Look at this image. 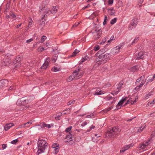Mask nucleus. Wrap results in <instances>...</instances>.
Returning <instances> with one entry per match:
<instances>
[{
  "mask_svg": "<svg viewBox=\"0 0 155 155\" xmlns=\"http://www.w3.org/2000/svg\"><path fill=\"white\" fill-rule=\"evenodd\" d=\"M38 150L37 152V154L44 153L45 150L48 147V144L44 140L39 139L37 143Z\"/></svg>",
  "mask_w": 155,
  "mask_h": 155,
  "instance_id": "f257e3e1",
  "label": "nucleus"
},
{
  "mask_svg": "<svg viewBox=\"0 0 155 155\" xmlns=\"http://www.w3.org/2000/svg\"><path fill=\"white\" fill-rule=\"evenodd\" d=\"M58 8L57 6H53L52 8L51 9L49 10L48 9L44 7L39 11V13L43 12L44 14V17H45L49 15V13H51L53 14L56 13L58 11Z\"/></svg>",
  "mask_w": 155,
  "mask_h": 155,
  "instance_id": "f03ea898",
  "label": "nucleus"
},
{
  "mask_svg": "<svg viewBox=\"0 0 155 155\" xmlns=\"http://www.w3.org/2000/svg\"><path fill=\"white\" fill-rule=\"evenodd\" d=\"M121 130L118 127H114L112 128L108 129L107 133V135L110 137H115L120 131Z\"/></svg>",
  "mask_w": 155,
  "mask_h": 155,
  "instance_id": "7ed1b4c3",
  "label": "nucleus"
},
{
  "mask_svg": "<svg viewBox=\"0 0 155 155\" xmlns=\"http://www.w3.org/2000/svg\"><path fill=\"white\" fill-rule=\"evenodd\" d=\"M91 32L93 35V38L95 40L98 39L101 36L102 33L101 28L99 27L96 28L94 31H92Z\"/></svg>",
  "mask_w": 155,
  "mask_h": 155,
  "instance_id": "20e7f679",
  "label": "nucleus"
},
{
  "mask_svg": "<svg viewBox=\"0 0 155 155\" xmlns=\"http://www.w3.org/2000/svg\"><path fill=\"white\" fill-rule=\"evenodd\" d=\"M80 70L79 68L77 70H75L73 72L72 75H74V77H75V80H77L80 78L82 76L83 74L82 73L79 72Z\"/></svg>",
  "mask_w": 155,
  "mask_h": 155,
  "instance_id": "39448f33",
  "label": "nucleus"
},
{
  "mask_svg": "<svg viewBox=\"0 0 155 155\" xmlns=\"http://www.w3.org/2000/svg\"><path fill=\"white\" fill-rule=\"evenodd\" d=\"M8 84V81L6 79L2 80L0 81V89L3 87H6Z\"/></svg>",
  "mask_w": 155,
  "mask_h": 155,
  "instance_id": "423d86ee",
  "label": "nucleus"
},
{
  "mask_svg": "<svg viewBox=\"0 0 155 155\" xmlns=\"http://www.w3.org/2000/svg\"><path fill=\"white\" fill-rule=\"evenodd\" d=\"M95 62H98V65H100L101 64H104L105 63L104 61V59L103 58L102 56L100 55L95 60Z\"/></svg>",
  "mask_w": 155,
  "mask_h": 155,
  "instance_id": "0eeeda50",
  "label": "nucleus"
},
{
  "mask_svg": "<svg viewBox=\"0 0 155 155\" xmlns=\"http://www.w3.org/2000/svg\"><path fill=\"white\" fill-rule=\"evenodd\" d=\"M123 81H120L119 84L117 85V90H118V91H114V93L113 92V93H112V94H117L120 91V90L121 88V87H122V86L123 84Z\"/></svg>",
  "mask_w": 155,
  "mask_h": 155,
  "instance_id": "6e6552de",
  "label": "nucleus"
},
{
  "mask_svg": "<svg viewBox=\"0 0 155 155\" xmlns=\"http://www.w3.org/2000/svg\"><path fill=\"white\" fill-rule=\"evenodd\" d=\"M133 144L132 143L127 145L124 146L122 148V150H121L120 151V153H123L125 151L127 150L130 147H132L133 146Z\"/></svg>",
  "mask_w": 155,
  "mask_h": 155,
  "instance_id": "1a4fd4ad",
  "label": "nucleus"
},
{
  "mask_svg": "<svg viewBox=\"0 0 155 155\" xmlns=\"http://www.w3.org/2000/svg\"><path fill=\"white\" fill-rule=\"evenodd\" d=\"M29 102V101L28 100H18L17 101V103H19L22 106H24L26 104H28Z\"/></svg>",
  "mask_w": 155,
  "mask_h": 155,
  "instance_id": "9d476101",
  "label": "nucleus"
},
{
  "mask_svg": "<svg viewBox=\"0 0 155 155\" xmlns=\"http://www.w3.org/2000/svg\"><path fill=\"white\" fill-rule=\"evenodd\" d=\"M2 65L4 66H8L10 64L8 61V59H4L1 62Z\"/></svg>",
  "mask_w": 155,
  "mask_h": 155,
  "instance_id": "9b49d317",
  "label": "nucleus"
},
{
  "mask_svg": "<svg viewBox=\"0 0 155 155\" xmlns=\"http://www.w3.org/2000/svg\"><path fill=\"white\" fill-rule=\"evenodd\" d=\"M138 22V19H133L132 20V22L130 23V25L131 26L134 27H135L136 26Z\"/></svg>",
  "mask_w": 155,
  "mask_h": 155,
  "instance_id": "f8f14e48",
  "label": "nucleus"
},
{
  "mask_svg": "<svg viewBox=\"0 0 155 155\" xmlns=\"http://www.w3.org/2000/svg\"><path fill=\"white\" fill-rule=\"evenodd\" d=\"M145 125L143 127L141 126L135 128V131L136 132L140 133L145 128Z\"/></svg>",
  "mask_w": 155,
  "mask_h": 155,
  "instance_id": "ddd939ff",
  "label": "nucleus"
},
{
  "mask_svg": "<svg viewBox=\"0 0 155 155\" xmlns=\"http://www.w3.org/2000/svg\"><path fill=\"white\" fill-rule=\"evenodd\" d=\"M13 125L14 124L12 123H10L7 124H6L4 127V129L5 130V131H6L10 127H12Z\"/></svg>",
  "mask_w": 155,
  "mask_h": 155,
  "instance_id": "4468645a",
  "label": "nucleus"
},
{
  "mask_svg": "<svg viewBox=\"0 0 155 155\" xmlns=\"http://www.w3.org/2000/svg\"><path fill=\"white\" fill-rule=\"evenodd\" d=\"M122 46L121 45H119L118 46L115 47L112 51V52L113 53H117L119 52V50L120 49Z\"/></svg>",
  "mask_w": 155,
  "mask_h": 155,
  "instance_id": "2eb2a0df",
  "label": "nucleus"
},
{
  "mask_svg": "<svg viewBox=\"0 0 155 155\" xmlns=\"http://www.w3.org/2000/svg\"><path fill=\"white\" fill-rule=\"evenodd\" d=\"M130 71L134 72L137 71L138 70V65H136L128 69Z\"/></svg>",
  "mask_w": 155,
  "mask_h": 155,
  "instance_id": "dca6fc26",
  "label": "nucleus"
},
{
  "mask_svg": "<svg viewBox=\"0 0 155 155\" xmlns=\"http://www.w3.org/2000/svg\"><path fill=\"white\" fill-rule=\"evenodd\" d=\"M146 80L144 81H141V83L138 86H137L136 87H135L134 90H136L137 91H139L140 90V87H142L143 85L146 82Z\"/></svg>",
  "mask_w": 155,
  "mask_h": 155,
  "instance_id": "f3484780",
  "label": "nucleus"
},
{
  "mask_svg": "<svg viewBox=\"0 0 155 155\" xmlns=\"http://www.w3.org/2000/svg\"><path fill=\"white\" fill-rule=\"evenodd\" d=\"M143 52H139L138 54L137 55H136L137 58L136 59L138 60L142 59L143 58Z\"/></svg>",
  "mask_w": 155,
  "mask_h": 155,
  "instance_id": "a211bd4d",
  "label": "nucleus"
},
{
  "mask_svg": "<svg viewBox=\"0 0 155 155\" xmlns=\"http://www.w3.org/2000/svg\"><path fill=\"white\" fill-rule=\"evenodd\" d=\"M79 51L77 49H76L71 54L69 55L68 58L74 57L76 56V54L79 53Z\"/></svg>",
  "mask_w": 155,
  "mask_h": 155,
  "instance_id": "6ab92c4d",
  "label": "nucleus"
},
{
  "mask_svg": "<svg viewBox=\"0 0 155 155\" xmlns=\"http://www.w3.org/2000/svg\"><path fill=\"white\" fill-rule=\"evenodd\" d=\"M49 66V62L47 60L41 66V68L42 69H45Z\"/></svg>",
  "mask_w": 155,
  "mask_h": 155,
  "instance_id": "aec40b11",
  "label": "nucleus"
},
{
  "mask_svg": "<svg viewBox=\"0 0 155 155\" xmlns=\"http://www.w3.org/2000/svg\"><path fill=\"white\" fill-rule=\"evenodd\" d=\"M110 56V54H106L103 56H102L103 58L104 59V61L105 63L107 62V60L109 59Z\"/></svg>",
  "mask_w": 155,
  "mask_h": 155,
  "instance_id": "412c9836",
  "label": "nucleus"
},
{
  "mask_svg": "<svg viewBox=\"0 0 155 155\" xmlns=\"http://www.w3.org/2000/svg\"><path fill=\"white\" fill-rule=\"evenodd\" d=\"M72 135L69 133V135H67L66 137V138L68 140H65L64 141L66 142H68L72 140L71 139H72Z\"/></svg>",
  "mask_w": 155,
  "mask_h": 155,
  "instance_id": "4be33fe9",
  "label": "nucleus"
},
{
  "mask_svg": "<svg viewBox=\"0 0 155 155\" xmlns=\"http://www.w3.org/2000/svg\"><path fill=\"white\" fill-rule=\"evenodd\" d=\"M108 11L110 15H114L115 13V11L113 8L108 10Z\"/></svg>",
  "mask_w": 155,
  "mask_h": 155,
  "instance_id": "5701e85b",
  "label": "nucleus"
},
{
  "mask_svg": "<svg viewBox=\"0 0 155 155\" xmlns=\"http://www.w3.org/2000/svg\"><path fill=\"white\" fill-rule=\"evenodd\" d=\"M128 98V97H126L125 98H123L122 99L119 101L118 103V105H121L126 100V99Z\"/></svg>",
  "mask_w": 155,
  "mask_h": 155,
  "instance_id": "b1692460",
  "label": "nucleus"
},
{
  "mask_svg": "<svg viewBox=\"0 0 155 155\" xmlns=\"http://www.w3.org/2000/svg\"><path fill=\"white\" fill-rule=\"evenodd\" d=\"M21 58L19 56H17L15 59L14 61V63L15 64L18 63L21 60Z\"/></svg>",
  "mask_w": 155,
  "mask_h": 155,
  "instance_id": "393cba45",
  "label": "nucleus"
},
{
  "mask_svg": "<svg viewBox=\"0 0 155 155\" xmlns=\"http://www.w3.org/2000/svg\"><path fill=\"white\" fill-rule=\"evenodd\" d=\"M147 146L145 143H143L140 144L139 147V148L141 149H144L145 148V147Z\"/></svg>",
  "mask_w": 155,
  "mask_h": 155,
  "instance_id": "a878e982",
  "label": "nucleus"
},
{
  "mask_svg": "<svg viewBox=\"0 0 155 155\" xmlns=\"http://www.w3.org/2000/svg\"><path fill=\"white\" fill-rule=\"evenodd\" d=\"M133 100L132 98H130L129 100H128L127 102V103L125 104V105H126L127 104L130 103L131 104H134V102H133Z\"/></svg>",
  "mask_w": 155,
  "mask_h": 155,
  "instance_id": "bb28decb",
  "label": "nucleus"
},
{
  "mask_svg": "<svg viewBox=\"0 0 155 155\" xmlns=\"http://www.w3.org/2000/svg\"><path fill=\"white\" fill-rule=\"evenodd\" d=\"M97 92H96L95 94L94 95H101L102 94H104V91H99V90H98V89H97Z\"/></svg>",
  "mask_w": 155,
  "mask_h": 155,
  "instance_id": "cd10ccee",
  "label": "nucleus"
},
{
  "mask_svg": "<svg viewBox=\"0 0 155 155\" xmlns=\"http://www.w3.org/2000/svg\"><path fill=\"white\" fill-rule=\"evenodd\" d=\"M88 58V57L87 55H85L81 60V63H82L87 60Z\"/></svg>",
  "mask_w": 155,
  "mask_h": 155,
  "instance_id": "c85d7f7f",
  "label": "nucleus"
},
{
  "mask_svg": "<svg viewBox=\"0 0 155 155\" xmlns=\"http://www.w3.org/2000/svg\"><path fill=\"white\" fill-rule=\"evenodd\" d=\"M74 75L72 74L67 79V81L68 82L70 81H72L74 79H75V77H74Z\"/></svg>",
  "mask_w": 155,
  "mask_h": 155,
  "instance_id": "c756f323",
  "label": "nucleus"
},
{
  "mask_svg": "<svg viewBox=\"0 0 155 155\" xmlns=\"http://www.w3.org/2000/svg\"><path fill=\"white\" fill-rule=\"evenodd\" d=\"M16 89V87L14 85H11L8 89V91H11L15 90Z\"/></svg>",
  "mask_w": 155,
  "mask_h": 155,
  "instance_id": "7c9ffc66",
  "label": "nucleus"
},
{
  "mask_svg": "<svg viewBox=\"0 0 155 155\" xmlns=\"http://www.w3.org/2000/svg\"><path fill=\"white\" fill-rule=\"evenodd\" d=\"M117 20V18H114L112 19L110 22V24L111 25H113L116 22Z\"/></svg>",
  "mask_w": 155,
  "mask_h": 155,
  "instance_id": "2f4dec72",
  "label": "nucleus"
},
{
  "mask_svg": "<svg viewBox=\"0 0 155 155\" xmlns=\"http://www.w3.org/2000/svg\"><path fill=\"white\" fill-rule=\"evenodd\" d=\"M152 141V138H150L148 140L146 141L145 143L147 146L151 143Z\"/></svg>",
  "mask_w": 155,
  "mask_h": 155,
  "instance_id": "473e14b6",
  "label": "nucleus"
},
{
  "mask_svg": "<svg viewBox=\"0 0 155 155\" xmlns=\"http://www.w3.org/2000/svg\"><path fill=\"white\" fill-rule=\"evenodd\" d=\"M31 124L32 122L31 121H30L25 124L23 126V127H24L26 125V127H28L29 125Z\"/></svg>",
  "mask_w": 155,
  "mask_h": 155,
  "instance_id": "72a5a7b5",
  "label": "nucleus"
},
{
  "mask_svg": "<svg viewBox=\"0 0 155 155\" xmlns=\"http://www.w3.org/2000/svg\"><path fill=\"white\" fill-rule=\"evenodd\" d=\"M105 52V50L104 49H101L98 53L100 54L101 55L102 54L104 53Z\"/></svg>",
  "mask_w": 155,
  "mask_h": 155,
  "instance_id": "f704fd0d",
  "label": "nucleus"
},
{
  "mask_svg": "<svg viewBox=\"0 0 155 155\" xmlns=\"http://www.w3.org/2000/svg\"><path fill=\"white\" fill-rule=\"evenodd\" d=\"M52 71H53L56 72L60 71L59 69L57 67H54L52 68Z\"/></svg>",
  "mask_w": 155,
  "mask_h": 155,
  "instance_id": "c9c22d12",
  "label": "nucleus"
},
{
  "mask_svg": "<svg viewBox=\"0 0 155 155\" xmlns=\"http://www.w3.org/2000/svg\"><path fill=\"white\" fill-rule=\"evenodd\" d=\"M29 107V106H25V105L24 106H22L21 107V110H26L27 108H28V107Z\"/></svg>",
  "mask_w": 155,
  "mask_h": 155,
  "instance_id": "e433bc0d",
  "label": "nucleus"
},
{
  "mask_svg": "<svg viewBox=\"0 0 155 155\" xmlns=\"http://www.w3.org/2000/svg\"><path fill=\"white\" fill-rule=\"evenodd\" d=\"M100 49V46L99 45H96L94 48V50L97 51H98Z\"/></svg>",
  "mask_w": 155,
  "mask_h": 155,
  "instance_id": "4c0bfd02",
  "label": "nucleus"
},
{
  "mask_svg": "<svg viewBox=\"0 0 155 155\" xmlns=\"http://www.w3.org/2000/svg\"><path fill=\"white\" fill-rule=\"evenodd\" d=\"M18 141V140L17 139L15 140H13L11 142V143L12 144H15L17 143Z\"/></svg>",
  "mask_w": 155,
  "mask_h": 155,
  "instance_id": "58836bf2",
  "label": "nucleus"
},
{
  "mask_svg": "<svg viewBox=\"0 0 155 155\" xmlns=\"http://www.w3.org/2000/svg\"><path fill=\"white\" fill-rule=\"evenodd\" d=\"M139 39V37H136L134 40L132 42V44H134L136 42H137V40Z\"/></svg>",
  "mask_w": 155,
  "mask_h": 155,
  "instance_id": "ea45409f",
  "label": "nucleus"
},
{
  "mask_svg": "<svg viewBox=\"0 0 155 155\" xmlns=\"http://www.w3.org/2000/svg\"><path fill=\"white\" fill-rule=\"evenodd\" d=\"M38 126L40 127L41 128H44V122L38 125Z\"/></svg>",
  "mask_w": 155,
  "mask_h": 155,
  "instance_id": "a19ab883",
  "label": "nucleus"
},
{
  "mask_svg": "<svg viewBox=\"0 0 155 155\" xmlns=\"http://www.w3.org/2000/svg\"><path fill=\"white\" fill-rule=\"evenodd\" d=\"M44 128L46 127L50 128L51 127V126L50 124H47L44 123Z\"/></svg>",
  "mask_w": 155,
  "mask_h": 155,
  "instance_id": "79ce46f5",
  "label": "nucleus"
},
{
  "mask_svg": "<svg viewBox=\"0 0 155 155\" xmlns=\"http://www.w3.org/2000/svg\"><path fill=\"white\" fill-rule=\"evenodd\" d=\"M71 128H72V127L71 126L69 127H68L66 129V130H65V132H69L71 129Z\"/></svg>",
  "mask_w": 155,
  "mask_h": 155,
  "instance_id": "37998d69",
  "label": "nucleus"
},
{
  "mask_svg": "<svg viewBox=\"0 0 155 155\" xmlns=\"http://www.w3.org/2000/svg\"><path fill=\"white\" fill-rule=\"evenodd\" d=\"M54 148L55 149L54 150L55 151V152H56V153L55 152V153H56L58 152V151H59V146H56V147H55V148Z\"/></svg>",
  "mask_w": 155,
  "mask_h": 155,
  "instance_id": "c03bdc74",
  "label": "nucleus"
},
{
  "mask_svg": "<svg viewBox=\"0 0 155 155\" xmlns=\"http://www.w3.org/2000/svg\"><path fill=\"white\" fill-rule=\"evenodd\" d=\"M114 36H112L110 38V40H108V41H107V43H108V44L109 43H110V42L111 41H112L114 39Z\"/></svg>",
  "mask_w": 155,
  "mask_h": 155,
  "instance_id": "a18cd8bd",
  "label": "nucleus"
},
{
  "mask_svg": "<svg viewBox=\"0 0 155 155\" xmlns=\"http://www.w3.org/2000/svg\"><path fill=\"white\" fill-rule=\"evenodd\" d=\"M62 113H59L58 114L56 115V117H58V120H59L60 119L59 118V117L62 115Z\"/></svg>",
  "mask_w": 155,
  "mask_h": 155,
  "instance_id": "49530a36",
  "label": "nucleus"
},
{
  "mask_svg": "<svg viewBox=\"0 0 155 155\" xmlns=\"http://www.w3.org/2000/svg\"><path fill=\"white\" fill-rule=\"evenodd\" d=\"M46 37L45 36H43L42 37H41V42H44L46 39Z\"/></svg>",
  "mask_w": 155,
  "mask_h": 155,
  "instance_id": "de8ad7c7",
  "label": "nucleus"
},
{
  "mask_svg": "<svg viewBox=\"0 0 155 155\" xmlns=\"http://www.w3.org/2000/svg\"><path fill=\"white\" fill-rule=\"evenodd\" d=\"M75 102V100H73L72 101H69L68 103V105H70L71 104H73Z\"/></svg>",
  "mask_w": 155,
  "mask_h": 155,
  "instance_id": "09e8293b",
  "label": "nucleus"
},
{
  "mask_svg": "<svg viewBox=\"0 0 155 155\" xmlns=\"http://www.w3.org/2000/svg\"><path fill=\"white\" fill-rule=\"evenodd\" d=\"M151 95V94L150 93H149L147 94H146L145 96V99H147Z\"/></svg>",
  "mask_w": 155,
  "mask_h": 155,
  "instance_id": "8fccbe9b",
  "label": "nucleus"
},
{
  "mask_svg": "<svg viewBox=\"0 0 155 155\" xmlns=\"http://www.w3.org/2000/svg\"><path fill=\"white\" fill-rule=\"evenodd\" d=\"M139 78L142 81H144V79L145 78V76L144 75H143V76L140 77Z\"/></svg>",
  "mask_w": 155,
  "mask_h": 155,
  "instance_id": "3c124183",
  "label": "nucleus"
},
{
  "mask_svg": "<svg viewBox=\"0 0 155 155\" xmlns=\"http://www.w3.org/2000/svg\"><path fill=\"white\" fill-rule=\"evenodd\" d=\"M154 79L152 78H151V79H148L147 81V83H146V84H147L148 83H149V82H151L152 81H153Z\"/></svg>",
  "mask_w": 155,
  "mask_h": 155,
  "instance_id": "603ef678",
  "label": "nucleus"
},
{
  "mask_svg": "<svg viewBox=\"0 0 155 155\" xmlns=\"http://www.w3.org/2000/svg\"><path fill=\"white\" fill-rule=\"evenodd\" d=\"M106 39H107V38H105V39H103L102 40L101 42L100 43V44L102 45L107 40Z\"/></svg>",
  "mask_w": 155,
  "mask_h": 155,
  "instance_id": "864d4df0",
  "label": "nucleus"
},
{
  "mask_svg": "<svg viewBox=\"0 0 155 155\" xmlns=\"http://www.w3.org/2000/svg\"><path fill=\"white\" fill-rule=\"evenodd\" d=\"M80 22L76 23L73 25V27H76L77 26H78V25H79V24H80Z\"/></svg>",
  "mask_w": 155,
  "mask_h": 155,
  "instance_id": "5fc2aeb1",
  "label": "nucleus"
},
{
  "mask_svg": "<svg viewBox=\"0 0 155 155\" xmlns=\"http://www.w3.org/2000/svg\"><path fill=\"white\" fill-rule=\"evenodd\" d=\"M90 130H87V132H90L91 131V130H92V129H94L95 127V126H93L92 125L91 127H90Z\"/></svg>",
  "mask_w": 155,
  "mask_h": 155,
  "instance_id": "6e6d98bb",
  "label": "nucleus"
},
{
  "mask_svg": "<svg viewBox=\"0 0 155 155\" xmlns=\"http://www.w3.org/2000/svg\"><path fill=\"white\" fill-rule=\"evenodd\" d=\"M141 80L140 79V78H138L136 81V84H137V83H139V82L141 81Z\"/></svg>",
  "mask_w": 155,
  "mask_h": 155,
  "instance_id": "4d7b16f0",
  "label": "nucleus"
},
{
  "mask_svg": "<svg viewBox=\"0 0 155 155\" xmlns=\"http://www.w3.org/2000/svg\"><path fill=\"white\" fill-rule=\"evenodd\" d=\"M87 124V122H84L81 124V127H83L85 126V125H86Z\"/></svg>",
  "mask_w": 155,
  "mask_h": 155,
  "instance_id": "13d9d810",
  "label": "nucleus"
},
{
  "mask_svg": "<svg viewBox=\"0 0 155 155\" xmlns=\"http://www.w3.org/2000/svg\"><path fill=\"white\" fill-rule=\"evenodd\" d=\"M7 147L6 144H4L2 145V148L4 149H5Z\"/></svg>",
  "mask_w": 155,
  "mask_h": 155,
  "instance_id": "bf43d9fd",
  "label": "nucleus"
},
{
  "mask_svg": "<svg viewBox=\"0 0 155 155\" xmlns=\"http://www.w3.org/2000/svg\"><path fill=\"white\" fill-rule=\"evenodd\" d=\"M10 16L12 17V18H15L16 17L15 15L13 13L11 14L10 15Z\"/></svg>",
  "mask_w": 155,
  "mask_h": 155,
  "instance_id": "052dcab7",
  "label": "nucleus"
},
{
  "mask_svg": "<svg viewBox=\"0 0 155 155\" xmlns=\"http://www.w3.org/2000/svg\"><path fill=\"white\" fill-rule=\"evenodd\" d=\"M66 111H68V114H69L71 112V109L68 108L67 109H66L65 110Z\"/></svg>",
  "mask_w": 155,
  "mask_h": 155,
  "instance_id": "680f3d73",
  "label": "nucleus"
},
{
  "mask_svg": "<svg viewBox=\"0 0 155 155\" xmlns=\"http://www.w3.org/2000/svg\"><path fill=\"white\" fill-rule=\"evenodd\" d=\"M58 143H54L52 145V147L53 148H55L56 147V146H58Z\"/></svg>",
  "mask_w": 155,
  "mask_h": 155,
  "instance_id": "e2e57ef3",
  "label": "nucleus"
},
{
  "mask_svg": "<svg viewBox=\"0 0 155 155\" xmlns=\"http://www.w3.org/2000/svg\"><path fill=\"white\" fill-rule=\"evenodd\" d=\"M113 2V0H109L108 4H112Z\"/></svg>",
  "mask_w": 155,
  "mask_h": 155,
  "instance_id": "0e129e2a",
  "label": "nucleus"
},
{
  "mask_svg": "<svg viewBox=\"0 0 155 155\" xmlns=\"http://www.w3.org/2000/svg\"><path fill=\"white\" fill-rule=\"evenodd\" d=\"M90 6V5L89 4H88L87 6H84L83 8V9H84L87 8L89 7Z\"/></svg>",
  "mask_w": 155,
  "mask_h": 155,
  "instance_id": "69168bd1",
  "label": "nucleus"
},
{
  "mask_svg": "<svg viewBox=\"0 0 155 155\" xmlns=\"http://www.w3.org/2000/svg\"><path fill=\"white\" fill-rule=\"evenodd\" d=\"M11 55V54L9 53L7 54H5V56L6 57H8Z\"/></svg>",
  "mask_w": 155,
  "mask_h": 155,
  "instance_id": "338daca9",
  "label": "nucleus"
},
{
  "mask_svg": "<svg viewBox=\"0 0 155 155\" xmlns=\"http://www.w3.org/2000/svg\"><path fill=\"white\" fill-rule=\"evenodd\" d=\"M33 39L32 38L30 39H29L26 42H27L29 43L31 42L32 41Z\"/></svg>",
  "mask_w": 155,
  "mask_h": 155,
  "instance_id": "774afa93",
  "label": "nucleus"
}]
</instances>
